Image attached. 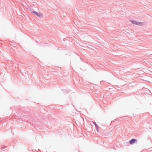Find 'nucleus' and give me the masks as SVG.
Returning a JSON list of instances; mask_svg holds the SVG:
<instances>
[{
    "label": "nucleus",
    "instance_id": "1",
    "mask_svg": "<svg viewBox=\"0 0 152 152\" xmlns=\"http://www.w3.org/2000/svg\"><path fill=\"white\" fill-rule=\"evenodd\" d=\"M132 23L138 25H141L143 24V23L142 22H137L134 20L131 21Z\"/></svg>",
    "mask_w": 152,
    "mask_h": 152
},
{
    "label": "nucleus",
    "instance_id": "2",
    "mask_svg": "<svg viewBox=\"0 0 152 152\" xmlns=\"http://www.w3.org/2000/svg\"><path fill=\"white\" fill-rule=\"evenodd\" d=\"M137 140L136 139H133L130 140L129 141V142L130 144L132 145Z\"/></svg>",
    "mask_w": 152,
    "mask_h": 152
},
{
    "label": "nucleus",
    "instance_id": "3",
    "mask_svg": "<svg viewBox=\"0 0 152 152\" xmlns=\"http://www.w3.org/2000/svg\"><path fill=\"white\" fill-rule=\"evenodd\" d=\"M33 13L39 17H41L42 16V15L41 14L39 13L36 12H33Z\"/></svg>",
    "mask_w": 152,
    "mask_h": 152
},
{
    "label": "nucleus",
    "instance_id": "4",
    "mask_svg": "<svg viewBox=\"0 0 152 152\" xmlns=\"http://www.w3.org/2000/svg\"><path fill=\"white\" fill-rule=\"evenodd\" d=\"M93 123L96 126V130L97 131H98V128H99L98 126L96 124V123H95V122H93Z\"/></svg>",
    "mask_w": 152,
    "mask_h": 152
}]
</instances>
